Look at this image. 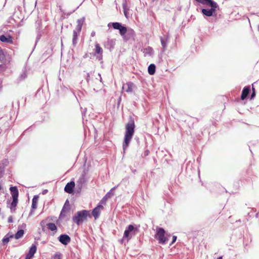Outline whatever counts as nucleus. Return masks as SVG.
<instances>
[{
    "label": "nucleus",
    "instance_id": "f257e3e1",
    "mask_svg": "<svg viewBox=\"0 0 259 259\" xmlns=\"http://www.w3.org/2000/svg\"><path fill=\"white\" fill-rule=\"evenodd\" d=\"M125 131L122 143V147L124 152H125V151L128 147L135 133V123L133 118H131L128 122L125 124Z\"/></svg>",
    "mask_w": 259,
    "mask_h": 259
},
{
    "label": "nucleus",
    "instance_id": "f03ea898",
    "mask_svg": "<svg viewBox=\"0 0 259 259\" xmlns=\"http://www.w3.org/2000/svg\"><path fill=\"white\" fill-rule=\"evenodd\" d=\"M112 25L114 29L119 30L120 34L124 39L127 40L135 35V32L133 29H128L119 22L112 23Z\"/></svg>",
    "mask_w": 259,
    "mask_h": 259
},
{
    "label": "nucleus",
    "instance_id": "7ed1b4c3",
    "mask_svg": "<svg viewBox=\"0 0 259 259\" xmlns=\"http://www.w3.org/2000/svg\"><path fill=\"white\" fill-rule=\"evenodd\" d=\"M90 215L89 211L86 210L77 211L72 217V221L77 225L82 224L87 220V217Z\"/></svg>",
    "mask_w": 259,
    "mask_h": 259
},
{
    "label": "nucleus",
    "instance_id": "20e7f679",
    "mask_svg": "<svg viewBox=\"0 0 259 259\" xmlns=\"http://www.w3.org/2000/svg\"><path fill=\"white\" fill-rule=\"evenodd\" d=\"M84 17H82L77 20V25L75 29L73 31L72 44L73 46H75L77 44L78 36L81 32L82 27L83 23L84 22Z\"/></svg>",
    "mask_w": 259,
    "mask_h": 259
},
{
    "label": "nucleus",
    "instance_id": "39448f33",
    "mask_svg": "<svg viewBox=\"0 0 259 259\" xmlns=\"http://www.w3.org/2000/svg\"><path fill=\"white\" fill-rule=\"evenodd\" d=\"M138 231L137 227H135L132 225H128L124 232L123 239H125L127 241H129L133 236L136 234Z\"/></svg>",
    "mask_w": 259,
    "mask_h": 259
},
{
    "label": "nucleus",
    "instance_id": "423d86ee",
    "mask_svg": "<svg viewBox=\"0 0 259 259\" xmlns=\"http://www.w3.org/2000/svg\"><path fill=\"white\" fill-rule=\"evenodd\" d=\"M165 231L162 228H157L155 238L158 240V243L161 244H164L167 241V237L165 236Z\"/></svg>",
    "mask_w": 259,
    "mask_h": 259
},
{
    "label": "nucleus",
    "instance_id": "0eeeda50",
    "mask_svg": "<svg viewBox=\"0 0 259 259\" xmlns=\"http://www.w3.org/2000/svg\"><path fill=\"white\" fill-rule=\"evenodd\" d=\"M10 190L11 191L12 198H13V202H14V203L18 204V195H19V192L18 190L16 187H11L10 188Z\"/></svg>",
    "mask_w": 259,
    "mask_h": 259
},
{
    "label": "nucleus",
    "instance_id": "6e6552de",
    "mask_svg": "<svg viewBox=\"0 0 259 259\" xmlns=\"http://www.w3.org/2000/svg\"><path fill=\"white\" fill-rule=\"evenodd\" d=\"M103 206L102 205H98L93 210L92 213L95 220L99 218L101 211L103 210Z\"/></svg>",
    "mask_w": 259,
    "mask_h": 259
},
{
    "label": "nucleus",
    "instance_id": "1a4fd4ad",
    "mask_svg": "<svg viewBox=\"0 0 259 259\" xmlns=\"http://www.w3.org/2000/svg\"><path fill=\"white\" fill-rule=\"evenodd\" d=\"M58 239L62 244L65 245H67L71 241L70 237L66 234L61 235Z\"/></svg>",
    "mask_w": 259,
    "mask_h": 259
},
{
    "label": "nucleus",
    "instance_id": "9d476101",
    "mask_svg": "<svg viewBox=\"0 0 259 259\" xmlns=\"http://www.w3.org/2000/svg\"><path fill=\"white\" fill-rule=\"evenodd\" d=\"M196 2H199L204 5L208 6L210 7H218V4L212 1V0H195Z\"/></svg>",
    "mask_w": 259,
    "mask_h": 259
},
{
    "label": "nucleus",
    "instance_id": "9b49d317",
    "mask_svg": "<svg viewBox=\"0 0 259 259\" xmlns=\"http://www.w3.org/2000/svg\"><path fill=\"white\" fill-rule=\"evenodd\" d=\"M75 185V183L73 181H71L70 183H68L65 187V191L69 194L72 193L73 192V188H74Z\"/></svg>",
    "mask_w": 259,
    "mask_h": 259
},
{
    "label": "nucleus",
    "instance_id": "f8f14e48",
    "mask_svg": "<svg viewBox=\"0 0 259 259\" xmlns=\"http://www.w3.org/2000/svg\"><path fill=\"white\" fill-rule=\"evenodd\" d=\"M217 8V7H211L210 9H202L201 12L204 15L210 17L212 16L213 13L215 11V9Z\"/></svg>",
    "mask_w": 259,
    "mask_h": 259
},
{
    "label": "nucleus",
    "instance_id": "ddd939ff",
    "mask_svg": "<svg viewBox=\"0 0 259 259\" xmlns=\"http://www.w3.org/2000/svg\"><path fill=\"white\" fill-rule=\"evenodd\" d=\"M134 84L132 82H128L124 84L122 87L123 89L127 93H132L133 91Z\"/></svg>",
    "mask_w": 259,
    "mask_h": 259
},
{
    "label": "nucleus",
    "instance_id": "4468645a",
    "mask_svg": "<svg viewBox=\"0 0 259 259\" xmlns=\"http://www.w3.org/2000/svg\"><path fill=\"white\" fill-rule=\"evenodd\" d=\"M0 40L3 42L13 44V37L10 35H0Z\"/></svg>",
    "mask_w": 259,
    "mask_h": 259
},
{
    "label": "nucleus",
    "instance_id": "2eb2a0df",
    "mask_svg": "<svg viewBox=\"0 0 259 259\" xmlns=\"http://www.w3.org/2000/svg\"><path fill=\"white\" fill-rule=\"evenodd\" d=\"M69 209V202L68 200H66V201L65 203V204L61 211V215H65L67 211H68Z\"/></svg>",
    "mask_w": 259,
    "mask_h": 259
},
{
    "label": "nucleus",
    "instance_id": "dca6fc26",
    "mask_svg": "<svg viewBox=\"0 0 259 259\" xmlns=\"http://www.w3.org/2000/svg\"><path fill=\"white\" fill-rule=\"evenodd\" d=\"M249 90L250 89L249 87H248L244 88L242 92V94L241 96V98L242 100H244L247 97L249 92Z\"/></svg>",
    "mask_w": 259,
    "mask_h": 259
},
{
    "label": "nucleus",
    "instance_id": "f3484780",
    "mask_svg": "<svg viewBox=\"0 0 259 259\" xmlns=\"http://www.w3.org/2000/svg\"><path fill=\"white\" fill-rule=\"evenodd\" d=\"M24 234V231L23 230H19L17 231V232L14 235V237L16 239H19L22 238Z\"/></svg>",
    "mask_w": 259,
    "mask_h": 259
},
{
    "label": "nucleus",
    "instance_id": "a211bd4d",
    "mask_svg": "<svg viewBox=\"0 0 259 259\" xmlns=\"http://www.w3.org/2000/svg\"><path fill=\"white\" fill-rule=\"evenodd\" d=\"M155 65L153 64H150L148 68V73L150 75H153L155 72Z\"/></svg>",
    "mask_w": 259,
    "mask_h": 259
},
{
    "label": "nucleus",
    "instance_id": "6ab92c4d",
    "mask_svg": "<svg viewBox=\"0 0 259 259\" xmlns=\"http://www.w3.org/2000/svg\"><path fill=\"white\" fill-rule=\"evenodd\" d=\"M47 226L50 230L52 231H55L56 232L57 230V226L54 223H50L47 224Z\"/></svg>",
    "mask_w": 259,
    "mask_h": 259
},
{
    "label": "nucleus",
    "instance_id": "aec40b11",
    "mask_svg": "<svg viewBox=\"0 0 259 259\" xmlns=\"http://www.w3.org/2000/svg\"><path fill=\"white\" fill-rule=\"evenodd\" d=\"M36 246L35 245H32L29 251V252L27 253L29 256H33L34 254L36 252Z\"/></svg>",
    "mask_w": 259,
    "mask_h": 259
},
{
    "label": "nucleus",
    "instance_id": "412c9836",
    "mask_svg": "<svg viewBox=\"0 0 259 259\" xmlns=\"http://www.w3.org/2000/svg\"><path fill=\"white\" fill-rule=\"evenodd\" d=\"M38 196H34V197L32 199V208L33 209H36L37 207V204L38 202Z\"/></svg>",
    "mask_w": 259,
    "mask_h": 259
},
{
    "label": "nucleus",
    "instance_id": "4be33fe9",
    "mask_svg": "<svg viewBox=\"0 0 259 259\" xmlns=\"http://www.w3.org/2000/svg\"><path fill=\"white\" fill-rule=\"evenodd\" d=\"M167 41H168V38H163L162 37L160 38V41H161L163 51H164L166 49Z\"/></svg>",
    "mask_w": 259,
    "mask_h": 259
},
{
    "label": "nucleus",
    "instance_id": "5701e85b",
    "mask_svg": "<svg viewBox=\"0 0 259 259\" xmlns=\"http://www.w3.org/2000/svg\"><path fill=\"white\" fill-rule=\"evenodd\" d=\"M95 52L98 54H101L103 52V50L100 46L99 44H97L95 45Z\"/></svg>",
    "mask_w": 259,
    "mask_h": 259
},
{
    "label": "nucleus",
    "instance_id": "b1692460",
    "mask_svg": "<svg viewBox=\"0 0 259 259\" xmlns=\"http://www.w3.org/2000/svg\"><path fill=\"white\" fill-rule=\"evenodd\" d=\"M14 237V235H10V236L9 237H7V236H5L2 240V241H3V243L5 245L6 244H7L9 241H10V238H12Z\"/></svg>",
    "mask_w": 259,
    "mask_h": 259
},
{
    "label": "nucleus",
    "instance_id": "393cba45",
    "mask_svg": "<svg viewBox=\"0 0 259 259\" xmlns=\"http://www.w3.org/2000/svg\"><path fill=\"white\" fill-rule=\"evenodd\" d=\"M17 204L14 202H12L11 204V206L10 207V209L12 211H15L16 210V207L17 206Z\"/></svg>",
    "mask_w": 259,
    "mask_h": 259
},
{
    "label": "nucleus",
    "instance_id": "a878e982",
    "mask_svg": "<svg viewBox=\"0 0 259 259\" xmlns=\"http://www.w3.org/2000/svg\"><path fill=\"white\" fill-rule=\"evenodd\" d=\"M114 195V193H112L111 192H109L108 193H107L106 194V195H105V196L103 198L102 200H107L108 198L111 197L112 196H113Z\"/></svg>",
    "mask_w": 259,
    "mask_h": 259
},
{
    "label": "nucleus",
    "instance_id": "bb28decb",
    "mask_svg": "<svg viewBox=\"0 0 259 259\" xmlns=\"http://www.w3.org/2000/svg\"><path fill=\"white\" fill-rule=\"evenodd\" d=\"M52 259H61V254L56 253L52 257Z\"/></svg>",
    "mask_w": 259,
    "mask_h": 259
},
{
    "label": "nucleus",
    "instance_id": "cd10ccee",
    "mask_svg": "<svg viewBox=\"0 0 259 259\" xmlns=\"http://www.w3.org/2000/svg\"><path fill=\"white\" fill-rule=\"evenodd\" d=\"M40 226L41 227L42 230H45V220H42L40 223Z\"/></svg>",
    "mask_w": 259,
    "mask_h": 259
},
{
    "label": "nucleus",
    "instance_id": "c85d7f7f",
    "mask_svg": "<svg viewBox=\"0 0 259 259\" xmlns=\"http://www.w3.org/2000/svg\"><path fill=\"white\" fill-rule=\"evenodd\" d=\"M176 240H177V236H173V237H172V242L171 243V244H173L174 242H176Z\"/></svg>",
    "mask_w": 259,
    "mask_h": 259
},
{
    "label": "nucleus",
    "instance_id": "c756f323",
    "mask_svg": "<svg viewBox=\"0 0 259 259\" xmlns=\"http://www.w3.org/2000/svg\"><path fill=\"white\" fill-rule=\"evenodd\" d=\"M255 95V92L254 91V89H253V92L251 95V99H252Z\"/></svg>",
    "mask_w": 259,
    "mask_h": 259
},
{
    "label": "nucleus",
    "instance_id": "7c9ffc66",
    "mask_svg": "<svg viewBox=\"0 0 259 259\" xmlns=\"http://www.w3.org/2000/svg\"><path fill=\"white\" fill-rule=\"evenodd\" d=\"M32 257L31 256H29L28 254H27L25 259H31Z\"/></svg>",
    "mask_w": 259,
    "mask_h": 259
},
{
    "label": "nucleus",
    "instance_id": "2f4dec72",
    "mask_svg": "<svg viewBox=\"0 0 259 259\" xmlns=\"http://www.w3.org/2000/svg\"><path fill=\"white\" fill-rule=\"evenodd\" d=\"M124 15L126 17H127V15H126V12L125 11H124Z\"/></svg>",
    "mask_w": 259,
    "mask_h": 259
},
{
    "label": "nucleus",
    "instance_id": "473e14b6",
    "mask_svg": "<svg viewBox=\"0 0 259 259\" xmlns=\"http://www.w3.org/2000/svg\"><path fill=\"white\" fill-rule=\"evenodd\" d=\"M3 171V168L0 167V172H2Z\"/></svg>",
    "mask_w": 259,
    "mask_h": 259
},
{
    "label": "nucleus",
    "instance_id": "72a5a7b5",
    "mask_svg": "<svg viewBox=\"0 0 259 259\" xmlns=\"http://www.w3.org/2000/svg\"><path fill=\"white\" fill-rule=\"evenodd\" d=\"M218 259H222V256L219 257Z\"/></svg>",
    "mask_w": 259,
    "mask_h": 259
},
{
    "label": "nucleus",
    "instance_id": "f704fd0d",
    "mask_svg": "<svg viewBox=\"0 0 259 259\" xmlns=\"http://www.w3.org/2000/svg\"><path fill=\"white\" fill-rule=\"evenodd\" d=\"M258 31H259V25H258Z\"/></svg>",
    "mask_w": 259,
    "mask_h": 259
},
{
    "label": "nucleus",
    "instance_id": "c9c22d12",
    "mask_svg": "<svg viewBox=\"0 0 259 259\" xmlns=\"http://www.w3.org/2000/svg\"><path fill=\"white\" fill-rule=\"evenodd\" d=\"M2 189V187L0 186V189Z\"/></svg>",
    "mask_w": 259,
    "mask_h": 259
}]
</instances>
